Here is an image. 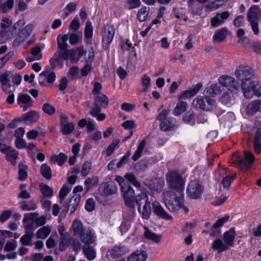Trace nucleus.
I'll list each match as a JSON object with an SVG mask.
<instances>
[{
	"mask_svg": "<svg viewBox=\"0 0 261 261\" xmlns=\"http://www.w3.org/2000/svg\"><path fill=\"white\" fill-rule=\"evenodd\" d=\"M183 195L174 193L173 191H164L162 193V200L166 207L172 212H175L182 208L188 213L189 209L184 206Z\"/></svg>",
	"mask_w": 261,
	"mask_h": 261,
	"instance_id": "obj_1",
	"label": "nucleus"
},
{
	"mask_svg": "<svg viewBox=\"0 0 261 261\" xmlns=\"http://www.w3.org/2000/svg\"><path fill=\"white\" fill-rule=\"evenodd\" d=\"M166 181L169 190L165 191H173L179 195H183L186 180L182 175L174 170L169 171L166 174Z\"/></svg>",
	"mask_w": 261,
	"mask_h": 261,
	"instance_id": "obj_2",
	"label": "nucleus"
},
{
	"mask_svg": "<svg viewBox=\"0 0 261 261\" xmlns=\"http://www.w3.org/2000/svg\"><path fill=\"white\" fill-rule=\"evenodd\" d=\"M109 102L107 96L103 93L95 96L94 107L89 112V114L99 121L104 120L106 115L104 113H101L100 112L102 109L107 107Z\"/></svg>",
	"mask_w": 261,
	"mask_h": 261,
	"instance_id": "obj_3",
	"label": "nucleus"
},
{
	"mask_svg": "<svg viewBox=\"0 0 261 261\" xmlns=\"http://www.w3.org/2000/svg\"><path fill=\"white\" fill-rule=\"evenodd\" d=\"M247 19L255 35L259 33L258 23L261 21V10L258 5L251 7L247 14Z\"/></svg>",
	"mask_w": 261,
	"mask_h": 261,
	"instance_id": "obj_4",
	"label": "nucleus"
},
{
	"mask_svg": "<svg viewBox=\"0 0 261 261\" xmlns=\"http://www.w3.org/2000/svg\"><path fill=\"white\" fill-rule=\"evenodd\" d=\"M74 57V53L72 50H67L64 53L56 51V53L49 60L50 65L51 68L55 69L59 66H62L64 60H72Z\"/></svg>",
	"mask_w": 261,
	"mask_h": 261,
	"instance_id": "obj_5",
	"label": "nucleus"
},
{
	"mask_svg": "<svg viewBox=\"0 0 261 261\" xmlns=\"http://www.w3.org/2000/svg\"><path fill=\"white\" fill-rule=\"evenodd\" d=\"M204 191V187L198 180L191 181L188 185L186 193L192 199H198L201 198Z\"/></svg>",
	"mask_w": 261,
	"mask_h": 261,
	"instance_id": "obj_6",
	"label": "nucleus"
},
{
	"mask_svg": "<svg viewBox=\"0 0 261 261\" xmlns=\"http://www.w3.org/2000/svg\"><path fill=\"white\" fill-rule=\"evenodd\" d=\"M127 207L123 212V221L120 226L121 231L126 232L130 226V224L133 221L135 215V204L133 206H127Z\"/></svg>",
	"mask_w": 261,
	"mask_h": 261,
	"instance_id": "obj_7",
	"label": "nucleus"
},
{
	"mask_svg": "<svg viewBox=\"0 0 261 261\" xmlns=\"http://www.w3.org/2000/svg\"><path fill=\"white\" fill-rule=\"evenodd\" d=\"M219 83L226 87L227 90L234 93L240 91V84L232 77L227 75L221 76L218 79Z\"/></svg>",
	"mask_w": 261,
	"mask_h": 261,
	"instance_id": "obj_8",
	"label": "nucleus"
},
{
	"mask_svg": "<svg viewBox=\"0 0 261 261\" xmlns=\"http://www.w3.org/2000/svg\"><path fill=\"white\" fill-rule=\"evenodd\" d=\"M117 189L116 184L113 181H109L101 184L98 190L102 196L106 197L115 194Z\"/></svg>",
	"mask_w": 261,
	"mask_h": 261,
	"instance_id": "obj_9",
	"label": "nucleus"
},
{
	"mask_svg": "<svg viewBox=\"0 0 261 261\" xmlns=\"http://www.w3.org/2000/svg\"><path fill=\"white\" fill-rule=\"evenodd\" d=\"M234 75L240 82L249 77H254L253 70L249 67L244 65H240L236 69Z\"/></svg>",
	"mask_w": 261,
	"mask_h": 261,
	"instance_id": "obj_10",
	"label": "nucleus"
},
{
	"mask_svg": "<svg viewBox=\"0 0 261 261\" xmlns=\"http://www.w3.org/2000/svg\"><path fill=\"white\" fill-rule=\"evenodd\" d=\"M121 190L126 205L133 206L135 203V192L130 184L127 183L125 186H122Z\"/></svg>",
	"mask_w": 261,
	"mask_h": 261,
	"instance_id": "obj_11",
	"label": "nucleus"
},
{
	"mask_svg": "<svg viewBox=\"0 0 261 261\" xmlns=\"http://www.w3.org/2000/svg\"><path fill=\"white\" fill-rule=\"evenodd\" d=\"M254 79V77H249L241 81L240 87H241L242 92L246 98H250L253 96L252 89L255 83Z\"/></svg>",
	"mask_w": 261,
	"mask_h": 261,
	"instance_id": "obj_12",
	"label": "nucleus"
},
{
	"mask_svg": "<svg viewBox=\"0 0 261 261\" xmlns=\"http://www.w3.org/2000/svg\"><path fill=\"white\" fill-rule=\"evenodd\" d=\"M60 125L61 132L64 135H69L73 132L74 129V125L73 123L69 122L67 116L63 113H61Z\"/></svg>",
	"mask_w": 261,
	"mask_h": 261,
	"instance_id": "obj_13",
	"label": "nucleus"
},
{
	"mask_svg": "<svg viewBox=\"0 0 261 261\" xmlns=\"http://www.w3.org/2000/svg\"><path fill=\"white\" fill-rule=\"evenodd\" d=\"M17 102L23 111H26L32 106L33 100L29 95L20 93L17 96Z\"/></svg>",
	"mask_w": 261,
	"mask_h": 261,
	"instance_id": "obj_14",
	"label": "nucleus"
},
{
	"mask_svg": "<svg viewBox=\"0 0 261 261\" xmlns=\"http://www.w3.org/2000/svg\"><path fill=\"white\" fill-rule=\"evenodd\" d=\"M230 16V13L228 11H224L221 13L218 12L211 18L210 22L212 27L217 28L222 25L224 21Z\"/></svg>",
	"mask_w": 261,
	"mask_h": 261,
	"instance_id": "obj_15",
	"label": "nucleus"
},
{
	"mask_svg": "<svg viewBox=\"0 0 261 261\" xmlns=\"http://www.w3.org/2000/svg\"><path fill=\"white\" fill-rule=\"evenodd\" d=\"M34 29L33 24H29L27 25L24 28L21 30V31L17 34L14 43L19 45L20 43L23 42L32 32Z\"/></svg>",
	"mask_w": 261,
	"mask_h": 261,
	"instance_id": "obj_16",
	"label": "nucleus"
},
{
	"mask_svg": "<svg viewBox=\"0 0 261 261\" xmlns=\"http://www.w3.org/2000/svg\"><path fill=\"white\" fill-rule=\"evenodd\" d=\"M152 206L153 212L157 216L167 220H170L172 219V216L164 210L160 203L158 201L152 202Z\"/></svg>",
	"mask_w": 261,
	"mask_h": 261,
	"instance_id": "obj_17",
	"label": "nucleus"
},
{
	"mask_svg": "<svg viewBox=\"0 0 261 261\" xmlns=\"http://www.w3.org/2000/svg\"><path fill=\"white\" fill-rule=\"evenodd\" d=\"M245 159H239L238 166L242 170H245L249 168L250 165L252 164L254 161V157L253 154L249 151H245Z\"/></svg>",
	"mask_w": 261,
	"mask_h": 261,
	"instance_id": "obj_18",
	"label": "nucleus"
},
{
	"mask_svg": "<svg viewBox=\"0 0 261 261\" xmlns=\"http://www.w3.org/2000/svg\"><path fill=\"white\" fill-rule=\"evenodd\" d=\"M247 115L252 116L257 112H261V100L257 99L251 101L247 107Z\"/></svg>",
	"mask_w": 261,
	"mask_h": 261,
	"instance_id": "obj_19",
	"label": "nucleus"
},
{
	"mask_svg": "<svg viewBox=\"0 0 261 261\" xmlns=\"http://www.w3.org/2000/svg\"><path fill=\"white\" fill-rule=\"evenodd\" d=\"M115 34L114 28L110 25L105 27L102 36V41L106 45H110L113 41Z\"/></svg>",
	"mask_w": 261,
	"mask_h": 261,
	"instance_id": "obj_20",
	"label": "nucleus"
},
{
	"mask_svg": "<svg viewBox=\"0 0 261 261\" xmlns=\"http://www.w3.org/2000/svg\"><path fill=\"white\" fill-rule=\"evenodd\" d=\"M235 237L236 230L234 227L230 228L227 231L224 233L223 239L225 243L229 246V248L233 246Z\"/></svg>",
	"mask_w": 261,
	"mask_h": 261,
	"instance_id": "obj_21",
	"label": "nucleus"
},
{
	"mask_svg": "<svg viewBox=\"0 0 261 261\" xmlns=\"http://www.w3.org/2000/svg\"><path fill=\"white\" fill-rule=\"evenodd\" d=\"M11 72H6L0 75V82L2 84V88L3 90L7 93H9L10 91V77H11Z\"/></svg>",
	"mask_w": 261,
	"mask_h": 261,
	"instance_id": "obj_22",
	"label": "nucleus"
},
{
	"mask_svg": "<svg viewBox=\"0 0 261 261\" xmlns=\"http://www.w3.org/2000/svg\"><path fill=\"white\" fill-rule=\"evenodd\" d=\"M128 250L123 246H115L109 251L113 258H118L127 253Z\"/></svg>",
	"mask_w": 261,
	"mask_h": 261,
	"instance_id": "obj_23",
	"label": "nucleus"
},
{
	"mask_svg": "<svg viewBox=\"0 0 261 261\" xmlns=\"http://www.w3.org/2000/svg\"><path fill=\"white\" fill-rule=\"evenodd\" d=\"M201 87L202 84L201 83H198L193 88L188 90H185L182 93L178 95V99L188 98L194 96L198 92Z\"/></svg>",
	"mask_w": 261,
	"mask_h": 261,
	"instance_id": "obj_24",
	"label": "nucleus"
},
{
	"mask_svg": "<svg viewBox=\"0 0 261 261\" xmlns=\"http://www.w3.org/2000/svg\"><path fill=\"white\" fill-rule=\"evenodd\" d=\"M68 39V36L66 34L63 36H59L57 38L58 48L57 51L61 53H64L65 51L69 50L67 49L68 44L67 41Z\"/></svg>",
	"mask_w": 261,
	"mask_h": 261,
	"instance_id": "obj_25",
	"label": "nucleus"
},
{
	"mask_svg": "<svg viewBox=\"0 0 261 261\" xmlns=\"http://www.w3.org/2000/svg\"><path fill=\"white\" fill-rule=\"evenodd\" d=\"M80 239L83 245H91L95 241V236L92 231L88 230Z\"/></svg>",
	"mask_w": 261,
	"mask_h": 261,
	"instance_id": "obj_26",
	"label": "nucleus"
},
{
	"mask_svg": "<svg viewBox=\"0 0 261 261\" xmlns=\"http://www.w3.org/2000/svg\"><path fill=\"white\" fill-rule=\"evenodd\" d=\"M82 251L85 256L88 260H94L96 256V250L92 245H83Z\"/></svg>",
	"mask_w": 261,
	"mask_h": 261,
	"instance_id": "obj_27",
	"label": "nucleus"
},
{
	"mask_svg": "<svg viewBox=\"0 0 261 261\" xmlns=\"http://www.w3.org/2000/svg\"><path fill=\"white\" fill-rule=\"evenodd\" d=\"M72 230L74 236H77L79 238H81L85 231L82 222L79 220L74 221L72 223Z\"/></svg>",
	"mask_w": 261,
	"mask_h": 261,
	"instance_id": "obj_28",
	"label": "nucleus"
},
{
	"mask_svg": "<svg viewBox=\"0 0 261 261\" xmlns=\"http://www.w3.org/2000/svg\"><path fill=\"white\" fill-rule=\"evenodd\" d=\"M229 216H225L224 217L221 218L217 220V221L213 224L212 227L213 229V232L210 234L211 237L216 236L217 233H220V229L217 230V229L222 226L225 223H226L229 219Z\"/></svg>",
	"mask_w": 261,
	"mask_h": 261,
	"instance_id": "obj_29",
	"label": "nucleus"
},
{
	"mask_svg": "<svg viewBox=\"0 0 261 261\" xmlns=\"http://www.w3.org/2000/svg\"><path fill=\"white\" fill-rule=\"evenodd\" d=\"M228 0H215L204 7V11L210 13L220 8Z\"/></svg>",
	"mask_w": 261,
	"mask_h": 261,
	"instance_id": "obj_30",
	"label": "nucleus"
},
{
	"mask_svg": "<svg viewBox=\"0 0 261 261\" xmlns=\"http://www.w3.org/2000/svg\"><path fill=\"white\" fill-rule=\"evenodd\" d=\"M229 31L226 28H222L218 30L213 36V40L214 42H221L223 41L227 36Z\"/></svg>",
	"mask_w": 261,
	"mask_h": 261,
	"instance_id": "obj_31",
	"label": "nucleus"
},
{
	"mask_svg": "<svg viewBox=\"0 0 261 261\" xmlns=\"http://www.w3.org/2000/svg\"><path fill=\"white\" fill-rule=\"evenodd\" d=\"M5 154L6 160L10 162L12 165L15 166L16 165V160L18 158V152L11 147Z\"/></svg>",
	"mask_w": 261,
	"mask_h": 261,
	"instance_id": "obj_32",
	"label": "nucleus"
},
{
	"mask_svg": "<svg viewBox=\"0 0 261 261\" xmlns=\"http://www.w3.org/2000/svg\"><path fill=\"white\" fill-rule=\"evenodd\" d=\"M175 124V120L169 117L167 119L161 121L160 128L163 131H167L172 128Z\"/></svg>",
	"mask_w": 261,
	"mask_h": 261,
	"instance_id": "obj_33",
	"label": "nucleus"
},
{
	"mask_svg": "<svg viewBox=\"0 0 261 261\" xmlns=\"http://www.w3.org/2000/svg\"><path fill=\"white\" fill-rule=\"evenodd\" d=\"M147 254L145 251H136L133 253L128 258V261H145Z\"/></svg>",
	"mask_w": 261,
	"mask_h": 261,
	"instance_id": "obj_34",
	"label": "nucleus"
},
{
	"mask_svg": "<svg viewBox=\"0 0 261 261\" xmlns=\"http://www.w3.org/2000/svg\"><path fill=\"white\" fill-rule=\"evenodd\" d=\"M253 146L256 153L261 152V128H258L255 132Z\"/></svg>",
	"mask_w": 261,
	"mask_h": 261,
	"instance_id": "obj_35",
	"label": "nucleus"
},
{
	"mask_svg": "<svg viewBox=\"0 0 261 261\" xmlns=\"http://www.w3.org/2000/svg\"><path fill=\"white\" fill-rule=\"evenodd\" d=\"M212 247L213 249L217 250L218 253H221L229 248V246L220 239H216L214 241Z\"/></svg>",
	"mask_w": 261,
	"mask_h": 261,
	"instance_id": "obj_36",
	"label": "nucleus"
},
{
	"mask_svg": "<svg viewBox=\"0 0 261 261\" xmlns=\"http://www.w3.org/2000/svg\"><path fill=\"white\" fill-rule=\"evenodd\" d=\"M39 119L38 113L34 111H31L23 116V120L26 123H31L36 122Z\"/></svg>",
	"mask_w": 261,
	"mask_h": 261,
	"instance_id": "obj_37",
	"label": "nucleus"
},
{
	"mask_svg": "<svg viewBox=\"0 0 261 261\" xmlns=\"http://www.w3.org/2000/svg\"><path fill=\"white\" fill-rule=\"evenodd\" d=\"M139 212L141 214L142 218L143 219L148 220L151 213V209L150 207V202L149 199L143 204V208L140 207V211Z\"/></svg>",
	"mask_w": 261,
	"mask_h": 261,
	"instance_id": "obj_38",
	"label": "nucleus"
},
{
	"mask_svg": "<svg viewBox=\"0 0 261 261\" xmlns=\"http://www.w3.org/2000/svg\"><path fill=\"white\" fill-rule=\"evenodd\" d=\"M67 159V155L62 152L58 155H54L50 157L51 162L54 164L57 163L60 166H62L64 164Z\"/></svg>",
	"mask_w": 261,
	"mask_h": 261,
	"instance_id": "obj_39",
	"label": "nucleus"
},
{
	"mask_svg": "<svg viewBox=\"0 0 261 261\" xmlns=\"http://www.w3.org/2000/svg\"><path fill=\"white\" fill-rule=\"evenodd\" d=\"M188 103L186 102L180 101L177 103L173 113L175 116H179L184 112H185L188 108Z\"/></svg>",
	"mask_w": 261,
	"mask_h": 261,
	"instance_id": "obj_40",
	"label": "nucleus"
},
{
	"mask_svg": "<svg viewBox=\"0 0 261 261\" xmlns=\"http://www.w3.org/2000/svg\"><path fill=\"white\" fill-rule=\"evenodd\" d=\"M192 106L196 108L208 110V108H207L206 107L204 98L202 97H197L194 98L192 102Z\"/></svg>",
	"mask_w": 261,
	"mask_h": 261,
	"instance_id": "obj_41",
	"label": "nucleus"
},
{
	"mask_svg": "<svg viewBox=\"0 0 261 261\" xmlns=\"http://www.w3.org/2000/svg\"><path fill=\"white\" fill-rule=\"evenodd\" d=\"M51 229L48 226H44L39 229L36 233V236L37 239H45L50 234Z\"/></svg>",
	"mask_w": 261,
	"mask_h": 261,
	"instance_id": "obj_42",
	"label": "nucleus"
},
{
	"mask_svg": "<svg viewBox=\"0 0 261 261\" xmlns=\"http://www.w3.org/2000/svg\"><path fill=\"white\" fill-rule=\"evenodd\" d=\"M145 232L144 233V237L148 239L153 241L155 243H159L161 240V237L152 232L146 226H144Z\"/></svg>",
	"mask_w": 261,
	"mask_h": 261,
	"instance_id": "obj_43",
	"label": "nucleus"
},
{
	"mask_svg": "<svg viewBox=\"0 0 261 261\" xmlns=\"http://www.w3.org/2000/svg\"><path fill=\"white\" fill-rule=\"evenodd\" d=\"M221 92L220 87L217 84L212 85L204 90V92L211 96H214L216 95L219 94Z\"/></svg>",
	"mask_w": 261,
	"mask_h": 261,
	"instance_id": "obj_44",
	"label": "nucleus"
},
{
	"mask_svg": "<svg viewBox=\"0 0 261 261\" xmlns=\"http://www.w3.org/2000/svg\"><path fill=\"white\" fill-rule=\"evenodd\" d=\"M20 203L21 208L24 211H34L37 208V204L33 200H30L28 202L22 201Z\"/></svg>",
	"mask_w": 261,
	"mask_h": 261,
	"instance_id": "obj_45",
	"label": "nucleus"
},
{
	"mask_svg": "<svg viewBox=\"0 0 261 261\" xmlns=\"http://www.w3.org/2000/svg\"><path fill=\"white\" fill-rule=\"evenodd\" d=\"M41 175L46 179H50L52 177V171L50 167L46 164H43L40 167Z\"/></svg>",
	"mask_w": 261,
	"mask_h": 261,
	"instance_id": "obj_46",
	"label": "nucleus"
},
{
	"mask_svg": "<svg viewBox=\"0 0 261 261\" xmlns=\"http://www.w3.org/2000/svg\"><path fill=\"white\" fill-rule=\"evenodd\" d=\"M18 168L19 175L18 179L20 181H23L28 177L27 170L28 167L25 165L19 164Z\"/></svg>",
	"mask_w": 261,
	"mask_h": 261,
	"instance_id": "obj_47",
	"label": "nucleus"
},
{
	"mask_svg": "<svg viewBox=\"0 0 261 261\" xmlns=\"http://www.w3.org/2000/svg\"><path fill=\"white\" fill-rule=\"evenodd\" d=\"M146 141L144 140H142L139 143L138 148L132 156V159L134 161L138 160L141 156L142 151L145 146Z\"/></svg>",
	"mask_w": 261,
	"mask_h": 261,
	"instance_id": "obj_48",
	"label": "nucleus"
},
{
	"mask_svg": "<svg viewBox=\"0 0 261 261\" xmlns=\"http://www.w3.org/2000/svg\"><path fill=\"white\" fill-rule=\"evenodd\" d=\"M148 200V197L145 193L139 194L135 197V202H136L138 206V211H140V207H141L142 204H144Z\"/></svg>",
	"mask_w": 261,
	"mask_h": 261,
	"instance_id": "obj_49",
	"label": "nucleus"
},
{
	"mask_svg": "<svg viewBox=\"0 0 261 261\" xmlns=\"http://www.w3.org/2000/svg\"><path fill=\"white\" fill-rule=\"evenodd\" d=\"M39 188L44 197H51L53 196V190L47 185L41 183L39 185Z\"/></svg>",
	"mask_w": 261,
	"mask_h": 261,
	"instance_id": "obj_50",
	"label": "nucleus"
},
{
	"mask_svg": "<svg viewBox=\"0 0 261 261\" xmlns=\"http://www.w3.org/2000/svg\"><path fill=\"white\" fill-rule=\"evenodd\" d=\"M149 12V8L146 7H143L138 11L137 17L140 22L144 21Z\"/></svg>",
	"mask_w": 261,
	"mask_h": 261,
	"instance_id": "obj_51",
	"label": "nucleus"
},
{
	"mask_svg": "<svg viewBox=\"0 0 261 261\" xmlns=\"http://www.w3.org/2000/svg\"><path fill=\"white\" fill-rule=\"evenodd\" d=\"M34 236V234H32V233H25V234L21 237L20 242L21 244L24 246H31L32 245V240Z\"/></svg>",
	"mask_w": 261,
	"mask_h": 261,
	"instance_id": "obj_52",
	"label": "nucleus"
},
{
	"mask_svg": "<svg viewBox=\"0 0 261 261\" xmlns=\"http://www.w3.org/2000/svg\"><path fill=\"white\" fill-rule=\"evenodd\" d=\"M164 181L163 180L155 179L153 181L152 185L150 186V190L157 192H160L163 190Z\"/></svg>",
	"mask_w": 261,
	"mask_h": 261,
	"instance_id": "obj_53",
	"label": "nucleus"
},
{
	"mask_svg": "<svg viewBox=\"0 0 261 261\" xmlns=\"http://www.w3.org/2000/svg\"><path fill=\"white\" fill-rule=\"evenodd\" d=\"M14 5V0H7L6 3L2 4V0H0V11L3 13L7 12L11 10Z\"/></svg>",
	"mask_w": 261,
	"mask_h": 261,
	"instance_id": "obj_54",
	"label": "nucleus"
},
{
	"mask_svg": "<svg viewBox=\"0 0 261 261\" xmlns=\"http://www.w3.org/2000/svg\"><path fill=\"white\" fill-rule=\"evenodd\" d=\"M119 141L118 140H115L108 146L106 150V155L107 156H111L116 149L118 147Z\"/></svg>",
	"mask_w": 261,
	"mask_h": 261,
	"instance_id": "obj_55",
	"label": "nucleus"
},
{
	"mask_svg": "<svg viewBox=\"0 0 261 261\" xmlns=\"http://www.w3.org/2000/svg\"><path fill=\"white\" fill-rule=\"evenodd\" d=\"M141 84L144 92H147L151 86V80L146 74H144L141 79Z\"/></svg>",
	"mask_w": 261,
	"mask_h": 261,
	"instance_id": "obj_56",
	"label": "nucleus"
},
{
	"mask_svg": "<svg viewBox=\"0 0 261 261\" xmlns=\"http://www.w3.org/2000/svg\"><path fill=\"white\" fill-rule=\"evenodd\" d=\"M125 178L127 180V182L129 184L130 182L134 186L139 188L140 184L137 181L135 175L132 173H128L125 175Z\"/></svg>",
	"mask_w": 261,
	"mask_h": 261,
	"instance_id": "obj_57",
	"label": "nucleus"
},
{
	"mask_svg": "<svg viewBox=\"0 0 261 261\" xmlns=\"http://www.w3.org/2000/svg\"><path fill=\"white\" fill-rule=\"evenodd\" d=\"M93 28L91 22L89 21H87L84 31L85 37L87 39L91 38L93 36Z\"/></svg>",
	"mask_w": 261,
	"mask_h": 261,
	"instance_id": "obj_58",
	"label": "nucleus"
},
{
	"mask_svg": "<svg viewBox=\"0 0 261 261\" xmlns=\"http://www.w3.org/2000/svg\"><path fill=\"white\" fill-rule=\"evenodd\" d=\"M92 167L91 162H86L83 165L81 169V174L82 176H87L90 172Z\"/></svg>",
	"mask_w": 261,
	"mask_h": 261,
	"instance_id": "obj_59",
	"label": "nucleus"
},
{
	"mask_svg": "<svg viewBox=\"0 0 261 261\" xmlns=\"http://www.w3.org/2000/svg\"><path fill=\"white\" fill-rule=\"evenodd\" d=\"M71 187L68 185H64L59 192V198L61 202L70 191Z\"/></svg>",
	"mask_w": 261,
	"mask_h": 261,
	"instance_id": "obj_60",
	"label": "nucleus"
},
{
	"mask_svg": "<svg viewBox=\"0 0 261 261\" xmlns=\"http://www.w3.org/2000/svg\"><path fill=\"white\" fill-rule=\"evenodd\" d=\"M98 182L97 177L94 176L92 178H87L84 181V184L87 187V190H89L91 186H95Z\"/></svg>",
	"mask_w": 261,
	"mask_h": 261,
	"instance_id": "obj_61",
	"label": "nucleus"
},
{
	"mask_svg": "<svg viewBox=\"0 0 261 261\" xmlns=\"http://www.w3.org/2000/svg\"><path fill=\"white\" fill-rule=\"evenodd\" d=\"M16 29V26H13L10 27L8 31L4 33L3 37L5 38V40H9L13 38Z\"/></svg>",
	"mask_w": 261,
	"mask_h": 261,
	"instance_id": "obj_62",
	"label": "nucleus"
},
{
	"mask_svg": "<svg viewBox=\"0 0 261 261\" xmlns=\"http://www.w3.org/2000/svg\"><path fill=\"white\" fill-rule=\"evenodd\" d=\"M43 111L48 115H53L56 111L55 107L48 103H44L42 106Z\"/></svg>",
	"mask_w": 261,
	"mask_h": 261,
	"instance_id": "obj_63",
	"label": "nucleus"
},
{
	"mask_svg": "<svg viewBox=\"0 0 261 261\" xmlns=\"http://www.w3.org/2000/svg\"><path fill=\"white\" fill-rule=\"evenodd\" d=\"M17 246V242L14 240H12L6 243L4 249L6 251L9 252L14 250L16 248Z\"/></svg>",
	"mask_w": 261,
	"mask_h": 261,
	"instance_id": "obj_64",
	"label": "nucleus"
}]
</instances>
